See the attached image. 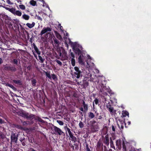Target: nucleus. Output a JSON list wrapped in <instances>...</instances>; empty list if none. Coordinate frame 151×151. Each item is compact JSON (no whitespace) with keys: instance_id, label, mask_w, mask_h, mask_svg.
<instances>
[{"instance_id":"f257e3e1","label":"nucleus","mask_w":151,"mask_h":151,"mask_svg":"<svg viewBox=\"0 0 151 151\" xmlns=\"http://www.w3.org/2000/svg\"><path fill=\"white\" fill-rule=\"evenodd\" d=\"M74 71L73 73L74 76L77 78H79L82 76V71L80 68L75 66L74 68Z\"/></svg>"},{"instance_id":"f03ea898","label":"nucleus","mask_w":151,"mask_h":151,"mask_svg":"<svg viewBox=\"0 0 151 151\" xmlns=\"http://www.w3.org/2000/svg\"><path fill=\"white\" fill-rule=\"evenodd\" d=\"M64 128L65 129L66 131H67L70 137L71 138V140L72 141H73L74 142H75L77 141L76 138L74 136H73V134L70 131V129L67 126H66L64 127Z\"/></svg>"},{"instance_id":"7ed1b4c3","label":"nucleus","mask_w":151,"mask_h":151,"mask_svg":"<svg viewBox=\"0 0 151 151\" xmlns=\"http://www.w3.org/2000/svg\"><path fill=\"white\" fill-rule=\"evenodd\" d=\"M18 136V134L16 132H12V133L11 135V144L12 142H14L15 143H17Z\"/></svg>"},{"instance_id":"20e7f679","label":"nucleus","mask_w":151,"mask_h":151,"mask_svg":"<svg viewBox=\"0 0 151 151\" xmlns=\"http://www.w3.org/2000/svg\"><path fill=\"white\" fill-rule=\"evenodd\" d=\"M53 128L54 131V134L56 135L60 136L63 134L65 135L64 133L59 128L53 126Z\"/></svg>"},{"instance_id":"39448f33","label":"nucleus","mask_w":151,"mask_h":151,"mask_svg":"<svg viewBox=\"0 0 151 151\" xmlns=\"http://www.w3.org/2000/svg\"><path fill=\"white\" fill-rule=\"evenodd\" d=\"M106 107L111 115L114 114L115 115L116 114V110H114V108L109 104V103L106 105Z\"/></svg>"},{"instance_id":"423d86ee","label":"nucleus","mask_w":151,"mask_h":151,"mask_svg":"<svg viewBox=\"0 0 151 151\" xmlns=\"http://www.w3.org/2000/svg\"><path fill=\"white\" fill-rule=\"evenodd\" d=\"M4 69L5 70L10 71L12 72H15L17 70V68L14 66H10L8 65L5 66Z\"/></svg>"},{"instance_id":"0eeeda50","label":"nucleus","mask_w":151,"mask_h":151,"mask_svg":"<svg viewBox=\"0 0 151 151\" xmlns=\"http://www.w3.org/2000/svg\"><path fill=\"white\" fill-rule=\"evenodd\" d=\"M102 86H101V88H100V91L104 93V91H106L107 92L109 93V94H112V92L111 90L109 88H107L106 86H104L103 85V84H102Z\"/></svg>"},{"instance_id":"6e6552de","label":"nucleus","mask_w":151,"mask_h":151,"mask_svg":"<svg viewBox=\"0 0 151 151\" xmlns=\"http://www.w3.org/2000/svg\"><path fill=\"white\" fill-rule=\"evenodd\" d=\"M130 145V143L129 142L124 141V139H123L122 145L123 151H127L128 148V146H129Z\"/></svg>"},{"instance_id":"1a4fd4ad","label":"nucleus","mask_w":151,"mask_h":151,"mask_svg":"<svg viewBox=\"0 0 151 151\" xmlns=\"http://www.w3.org/2000/svg\"><path fill=\"white\" fill-rule=\"evenodd\" d=\"M73 44V49L75 53L76 54H78V55L82 54L81 51L77 47L75 44Z\"/></svg>"},{"instance_id":"9d476101","label":"nucleus","mask_w":151,"mask_h":151,"mask_svg":"<svg viewBox=\"0 0 151 151\" xmlns=\"http://www.w3.org/2000/svg\"><path fill=\"white\" fill-rule=\"evenodd\" d=\"M96 149L98 151H103V144L99 141L97 143Z\"/></svg>"},{"instance_id":"9b49d317","label":"nucleus","mask_w":151,"mask_h":151,"mask_svg":"<svg viewBox=\"0 0 151 151\" xmlns=\"http://www.w3.org/2000/svg\"><path fill=\"white\" fill-rule=\"evenodd\" d=\"M52 30V29L49 27H44L43 28L42 30L41 31L40 33V35L41 36H42L43 34H45V33H46L47 32H50Z\"/></svg>"},{"instance_id":"f8f14e48","label":"nucleus","mask_w":151,"mask_h":151,"mask_svg":"<svg viewBox=\"0 0 151 151\" xmlns=\"http://www.w3.org/2000/svg\"><path fill=\"white\" fill-rule=\"evenodd\" d=\"M99 126L98 124L91 125V131L92 132H96L98 131Z\"/></svg>"},{"instance_id":"ddd939ff","label":"nucleus","mask_w":151,"mask_h":151,"mask_svg":"<svg viewBox=\"0 0 151 151\" xmlns=\"http://www.w3.org/2000/svg\"><path fill=\"white\" fill-rule=\"evenodd\" d=\"M109 139L108 134H106L105 136V137L103 139V142L106 145L108 146L109 143Z\"/></svg>"},{"instance_id":"4468645a","label":"nucleus","mask_w":151,"mask_h":151,"mask_svg":"<svg viewBox=\"0 0 151 151\" xmlns=\"http://www.w3.org/2000/svg\"><path fill=\"white\" fill-rule=\"evenodd\" d=\"M122 141L120 139H117L116 141V145L119 149H121L122 147Z\"/></svg>"},{"instance_id":"2eb2a0df","label":"nucleus","mask_w":151,"mask_h":151,"mask_svg":"<svg viewBox=\"0 0 151 151\" xmlns=\"http://www.w3.org/2000/svg\"><path fill=\"white\" fill-rule=\"evenodd\" d=\"M84 58V56L82 54L80 55L78 58V62L80 64H84L83 61V59Z\"/></svg>"},{"instance_id":"dca6fc26","label":"nucleus","mask_w":151,"mask_h":151,"mask_svg":"<svg viewBox=\"0 0 151 151\" xmlns=\"http://www.w3.org/2000/svg\"><path fill=\"white\" fill-rule=\"evenodd\" d=\"M19 114L20 116L22 117L26 118H27V114H28V113L24 112V111H21L19 112Z\"/></svg>"},{"instance_id":"f3484780","label":"nucleus","mask_w":151,"mask_h":151,"mask_svg":"<svg viewBox=\"0 0 151 151\" xmlns=\"http://www.w3.org/2000/svg\"><path fill=\"white\" fill-rule=\"evenodd\" d=\"M33 48L35 49L36 52L38 55H40L41 54L40 51L37 48V47L36 46V45L34 43H33Z\"/></svg>"},{"instance_id":"a211bd4d","label":"nucleus","mask_w":151,"mask_h":151,"mask_svg":"<svg viewBox=\"0 0 151 151\" xmlns=\"http://www.w3.org/2000/svg\"><path fill=\"white\" fill-rule=\"evenodd\" d=\"M54 32L57 38L60 40H61L62 39V37L61 35L57 31H54Z\"/></svg>"},{"instance_id":"6ab92c4d","label":"nucleus","mask_w":151,"mask_h":151,"mask_svg":"<svg viewBox=\"0 0 151 151\" xmlns=\"http://www.w3.org/2000/svg\"><path fill=\"white\" fill-rule=\"evenodd\" d=\"M35 25V23L33 22L32 24L28 23L26 24V25L29 28H32Z\"/></svg>"},{"instance_id":"aec40b11","label":"nucleus","mask_w":151,"mask_h":151,"mask_svg":"<svg viewBox=\"0 0 151 151\" xmlns=\"http://www.w3.org/2000/svg\"><path fill=\"white\" fill-rule=\"evenodd\" d=\"M22 17L23 19L26 20H28L30 18L29 15L26 14H23Z\"/></svg>"},{"instance_id":"412c9836","label":"nucleus","mask_w":151,"mask_h":151,"mask_svg":"<svg viewBox=\"0 0 151 151\" xmlns=\"http://www.w3.org/2000/svg\"><path fill=\"white\" fill-rule=\"evenodd\" d=\"M34 119L35 120H37L43 123L44 122V120L38 116L35 115V118Z\"/></svg>"},{"instance_id":"4be33fe9","label":"nucleus","mask_w":151,"mask_h":151,"mask_svg":"<svg viewBox=\"0 0 151 151\" xmlns=\"http://www.w3.org/2000/svg\"><path fill=\"white\" fill-rule=\"evenodd\" d=\"M122 115L124 117H126L127 116L129 117V113L127 111H123L122 113Z\"/></svg>"},{"instance_id":"5701e85b","label":"nucleus","mask_w":151,"mask_h":151,"mask_svg":"<svg viewBox=\"0 0 151 151\" xmlns=\"http://www.w3.org/2000/svg\"><path fill=\"white\" fill-rule=\"evenodd\" d=\"M35 118V115L30 114L29 115L27 114V119H32Z\"/></svg>"},{"instance_id":"b1692460","label":"nucleus","mask_w":151,"mask_h":151,"mask_svg":"<svg viewBox=\"0 0 151 151\" xmlns=\"http://www.w3.org/2000/svg\"><path fill=\"white\" fill-rule=\"evenodd\" d=\"M110 144L111 147L115 150V147L113 144V142L111 138H110Z\"/></svg>"},{"instance_id":"393cba45","label":"nucleus","mask_w":151,"mask_h":151,"mask_svg":"<svg viewBox=\"0 0 151 151\" xmlns=\"http://www.w3.org/2000/svg\"><path fill=\"white\" fill-rule=\"evenodd\" d=\"M88 116L90 119H93L95 115L93 113L90 112L88 113Z\"/></svg>"},{"instance_id":"a878e982","label":"nucleus","mask_w":151,"mask_h":151,"mask_svg":"<svg viewBox=\"0 0 151 151\" xmlns=\"http://www.w3.org/2000/svg\"><path fill=\"white\" fill-rule=\"evenodd\" d=\"M22 12L19 10L16 11L14 15H16L18 16H21L22 15Z\"/></svg>"},{"instance_id":"bb28decb","label":"nucleus","mask_w":151,"mask_h":151,"mask_svg":"<svg viewBox=\"0 0 151 151\" xmlns=\"http://www.w3.org/2000/svg\"><path fill=\"white\" fill-rule=\"evenodd\" d=\"M13 82L17 84H18L19 85H21L22 84L21 81L20 80H13Z\"/></svg>"},{"instance_id":"cd10ccee","label":"nucleus","mask_w":151,"mask_h":151,"mask_svg":"<svg viewBox=\"0 0 151 151\" xmlns=\"http://www.w3.org/2000/svg\"><path fill=\"white\" fill-rule=\"evenodd\" d=\"M31 81L32 86H35L37 83V81L35 79H32Z\"/></svg>"},{"instance_id":"c85d7f7f","label":"nucleus","mask_w":151,"mask_h":151,"mask_svg":"<svg viewBox=\"0 0 151 151\" xmlns=\"http://www.w3.org/2000/svg\"><path fill=\"white\" fill-rule=\"evenodd\" d=\"M16 9L13 8H10L9 9V11L11 12L13 14H15V12H16Z\"/></svg>"},{"instance_id":"c756f323","label":"nucleus","mask_w":151,"mask_h":151,"mask_svg":"<svg viewBox=\"0 0 151 151\" xmlns=\"http://www.w3.org/2000/svg\"><path fill=\"white\" fill-rule=\"evenodd\" d=\"M53 40L54 41V43L55 44L57 45H59L60 43L59 41L56 39L55 37L54 38H53Z\"/></svg>"},{"instance_id":"7c9ffc66","label":"nucleus","mask_w":151,"mask_h":151,"mask_svg":"<svg viewBox=\"0 0 151 151\" xmlns=\"http://www.w3.org/2000/svg\"><path fill=\"white\" fill-rule=\"evenodd\" d=\"M30 4L32 5L33 6H35L36 4V1L34 0H32L30 2Z\"/></svg>"},{"instance_id":"2f4dec72","label":"nucleus","mask_w":151,"mask_h":151,"mask_svg":"<svg viewBox=\"0 0 151 151\" xmlns=\"http://www.w3.org/2000/svg\"><path fill=\"white\" fill-rule=\"evenodd\" d=\"M38 58L39 59L41 63H43L45 60V59L43 58L40 55H38Z\"/></svg>"},{"instance_id":"473e14b6","label":"nucleus","mask_w":151,"mask_h":151,"mask_svg":"<svg viewBox=\"0 0 151 151\" xmlns=\"http://www.w3.org/2000/svg\"><path fill=\"white\" fill-rule=\"evenodd\" d=\"M125 124V123L123 122V123H121L120 124H118V126L119 128H121L122 129H123L124 128V125Z\"/></svg>"},{"instance_id":"72a5a7b5","label":"nucleus","mask_w":151,"mask_h":151,"mask_svg":"<svg viewBox=\"0 0 151 151\" xmlns=\"http://www.w3.org/2000/svg\"><path fill=\"white\" fill-rule=\"evenodd\" d=\"M71 63L72 65L73 66H75V59H73V58L71 59Z\"/></svg>"},{"instance_id":"f704fd0d","label":"nucleus","mask_w":151,"mask_h":151,"mask_svg":"<svg viewBox=\"0 0 151 151\" xmlns=\"http://www.w3.org/2000/svg\"><path fill=\"white\" fill-rule=\"evenodd\" d=\"M20 8L22 10H25V6L23 4H20L19 5Z\"/></svg>"},{"instance_id":"c9c22d12","label":"nucleus","mask_w":151,"mask_h":151,"mask_svg":"<svg viewBox=\"0 0 151 151\" xmlns=\"http://www.w3.org/2000/svg\"><path fill=\"white\" fill-rule=\"evenodd\" d=\"M79 127L81 128H83L84 127L83 123L81 121H80V122L79 124Z\"/></svg>"},{"instance_id":"e433bc0d","label":"nucleus","mask_w":151,"mask_h":151,"mask_svg":"<svg viewBox=\"0 0 151 151\" xmlns=\"http://www.w3.org/2000/svg\"><path fill=\"white\" fill-rule=\"evenodd\" d=\"M94 102L95 103V104L96 105H97L99 104V100L97 99H96L94 100L93 102V106H94Z\"/></svg>"},{"instance_id":"4c0bfd02","label":"nucleus","mask_w":151,"mask_h":151,"mask_svg":"<svg viewBox=\"0 0 151 151\" xmlns=\"http://www.w3.org/2000/svg\"><path fill=\"white\" fill-rule=\"evenodd\" d=\"M69 56L71 58H72V59H74L75 55L72 52H70V53L69 54Z\"/></svg>"},{"instance_id":"58836bf2","label":"nucleus","mask_w":151,"mask_h":151,"mask_svg":"<svg viewBox=\"0 0 151 151\" xmlns=\"http://www.w3.org/2000/svg\"><path fill=\"white\" fill-rule=\"evenodd\" d=\"M83 107L85 109L84 111H87V110H88V106L87 104H86L85 105H84L83 106Z\"/></svg>"},{"instance_id":"ea45409f","label":"nucleus","mask_w":151,"mask_h":151,"mask_svg":"<svg viewBox=\"0 0 151 151\" xmlns=\"http://www.w3.org/2000/svg\"><path fill=\"white\" fill-rule=\"evenodd\" d=\"M57 122L60 125H63L64 124L63 122L60 120H57Z\"/></svg>"},{"instance_id":"a19ab883","label":"nucleus","mask_w":151,"mask_h":151,"mask_svg":"<svg viewBox=\"0 0 151 151\" xmlns=\"http://www.w3.org/2000/svg\"><path fill=\"white\" fill-rule=\"evenodd\" d=\"M52 78L54 80H56L57 79V78L56 76L54 74H53L52 75Z\"/></svg>"},{"instance_id":"79ce46f5","label":"nucleus","mask_w":151,"mask_h":151,"mask_svg":"<svg viewBox=\"0 0 151 151\" xmlns=\"http://www.w3.org/2000/svg\"><path fill=\"white\" fill-rule=\"evenodd\" d=\"M12 62L14 64L17 65L18 63V61L16 59H13V60Z\"/></svg>"},{"instance_id":"37998d69","label":"nucleus","mask_w":151,"mask_h":151,"mask_svg":"<svg viewBox=\"0 0 151 151\" xmlns=\"http://www.w3.org/2000/svg\"><path fill=\"white\" fill-rule=\"evenodd\" d=\"M36 17H37V18L38 20H40V21H42V19L40 16L36 15Z\"/></svg>"},{"instance_id":"c03bdc74","label":"nucleus","mask_w":151,"mask_h":151,"mask_svg":"<svg viewBox=\"0 0 151 151\" xmlns=\"http://www.w3.org/2000/svg\"><path fill=\"white\" fill-rule=\"evenodd\" d=\"M7 86L13 89L14 88H15L13 85L9 83H8L7 84Z\"/></svg>"},{"instance_id":"a18cd8bd","label":"nucleus","mask_w":151,"mask_h":151,"mask_svg":"<svg viewBox=\"0 0 151 151\" xmlns=\"http://www.w3.org/2000/svg\"><path fill=\"white\" fill-rule=\"evenodd\" d=\"M45 74L47 77L49 79L51 78L50 75L49 73H47V72H46L45 73Z\"/></svg>"},{"instance_id":"49530a36","label":"nucleus","mask_w":151,"mask_h":151,"mask_svg":"<svg viewBox=\"0 0 151 151\" xmlns=\"http://www.w3.org/2000/svg\"><path fill=\"white\" fill-rule=\"evenodd\" d=\"M24 139H23L22 140H21V142H22V145L23 146H25L26 145V142L25 141H24Z\"/></svg>"},{"instance_id":"de8ad7c7","label":"nucleus","mask_w":151,"mask_h":151,"mask_svg":"<svg viewBox=\"0 0 151 151\" xmlns=\"http://www.w3.org/2000/svg\"><path fill=\"white\" fill-rule=\"evenodd\" d=\"M86 151H91L90 149L89 148L88 145V144L86 145Z\"/></svg>"},{"instance_id":"09e8293b","label":"nucleus","mask_w":151,"mask_h":151,"mask_svg":"<svg viewBox=\"0 0 151 151\" xmlns=\"http://www.w3.org/2000/svg\"><path fill=\"white\" fill-rule=\"evenodd\" d=\"M56 62L60 65H62V62L59 60H56Z\"/></svg>"},{"instance_id":"8fccbe9b","label":"nucleus","mask_w":151,"mask_h":151,"mask_svg":"<svg viewBox=\"0 0 151 151\" xmlns=\"http://www.w3.org/2000/svg\"><path fill=\"white\" fill-rule=\"evenodd\" d=\"M112 129L113 131L114 132H115V128L113 125L112 126Z\"/></svg>"},{"instance_id":"3c124183","label":"nucleus","mask_w":151,"mask_h":151,"mask_svg":"<svg viewBox=\"0 0 151 151\" xmlns=\"http://www.w3.org/2000/svg\"><path fill=\"white\" fill-rule=\"evenodd\" d=\"M4 123V121L1 119L0 118V124H2Z\"/></svg>"},{"instance_id":"603ef678","label":"nucleus","mask_w":151,"mask_h":151,"mask_svg":"<svg viewBox=\"0 0 151 151\" xmlns=\"http://www.w3.org/2000/svg\"><path fill=\"white\" fill-rule=\"evenodd\" d=\"M103 147L104 148V151H108L107 150V147L105 146L104 145L103 146Z\"/></svg>"},{"instance_id":"864d4df0","label":"nucleus","mask_w":151,"mask_h":151,"mask_svg":"<svg viewBox=\"0 0 151 151\" xmlns=\"http://www.w3.org/2000/svg\"><path fill=\"white\" fill-rule=\"evenodd\" d=\"M96 122L95 120H93L91 121V125H94L93 124L96 123Z\"/></svg>"},{"instance_id":"5fc2aeb1","label":"nucleus","mask_w":151,"mask_h":151,"mask_svg":"<svg viewBox=\"0 0 151 151\" xmlns=\"http://www.w3.org/2000/svg\"><path fill=\"white\" fill-rule=\"evenodd\" d=\"M6 2L7 4H11V2L10 0H7L6 1Z\"/></svg>"},{"instance_id":"6e6d98bb","label":"nucleus","mask_w":151,"mask_h":151,"mask_svg":"<svg viewBox=\"0 0 151 151\" xmlns=\"http://www.w3.org/2000/svg\"><path fill=\"white\" fill-rule=\"evenodd\" d=\"M29 150L30 151H37L35 150H34L33 148H30L29 149Z\"/></svg>"},{"instance_id":"4d7b16f0","label":"nucleus","mask_w":151,"mask_h":151,"mask_svg":"<svg viewBox=\"0 0 151 151\" xmlns=\"http://www.w3.org/2000/svg\"><path fill=\"white\" fill-rule=\"evenodd\" d=\"M79 109L82 111H84V110L82 107L80 108Z\"/></svg>"},{"instance_id":"13d9d810","label":"nucleus","mask_w":151,"mask_h":151,"mask_svg":"<svg viewBox=\"0 0 151 151\" xmlns=\"http://www.w3.org/2000/svg\"><path fill=\"white\" fill-rule=\"evenodd\" d=\"M65 45L67 47H68V45L66 42H65Z\"/></svg>"},{"instance_id":"bf43d9fd","label":"nucleus","mask_w":151,"mask_h":151,"mask_svg":"<svg viewBox=\"0 0 151 151\" xmlns=\"http://www.w3.org/2000/svg\"><path fill=\"white\" fill-rule=\"evenodd\" d=\"M33 54L34 57L37 58V55L34 52L33 53Z\"/></svg>"},{"instance_id":"052dcab7","label":"nucleus","mask_w":151,"mask_h":151,"mask_svg":"<svg viewBox=\"0 0 151 151\" xmlns=\"http://www.w3.org/2000/svg\"><path fill=\"white\" fill-rule=\"evenodd\" d=\"M86 104H85V101H83V106L86 105Z\"/></svg>"},{"instance_id":"680f3d73","label":"nucleus","mask_w":151,"mask_h":151,"mask_svg":"<svg viewBox=\"0 0 151 151\" xmlns=\"http://www.w3.org/2000/svg\"><path fill=\"white\" fill-rule=\"evenodd\" d=\"M3 63L2 60L1 58H0V64H1Z\"/></svg>"},{"instance_id":"e2e57ef3","label":"nucleus","mask_w":151,"mask_h":151,"mask_svg":"<svg viewBox=\"0 0 151 151\" xmlns=\"http://www.w3.org/2000/svg\"><path fill=\"white\" fill-rule=\"evenodd\" d=\"M115 139H116L115 137L114 136H112V139H112L114 140Z\"/></svg>"},{"instance_id":"0e129e2a","label":"nucleus","mask_w":151,"mask_h":151,"mask_svg":"<svg viewBox=\"0 0 151 151\" xmlns=\"http://www.w3.org/2000/svg\"><path fill=\"white\" fill-rule=\"evenodd\" d=\"M102 116L100 115V116H99V117L98 118V119H102Z\"/></svg>"},{"instance_id":"69168bd1","label":"nucleus","mask_w":151,"mask_h":151,"mask_svg":"<svg viewBox=\"0 0 151 151\" xmlns=\"http://www.w3.org/2000/svg\"><path fill=\"white\" fill-rule=\"evenodd\" d=\"M88 83L87 82L86 83H85L84 84V86H88Z\"/></svg>"},{"instance_id":"338daca9","label":"nucleus","mask_w":151,"mask_h":151,"mask_svg":"<svg viewBox=\"0 0 151 151\" xmlns=\"http://www.w3.org/2000/svg\"><path fill=\"white\" fill-rule=\"evenodd\" d=\"M127 123L129 125H130L131 124V122H128Z\"/></svg>"},{"instance_id":"774afa93","label":"nucleus","mask_w":151,"mask_h":151,"mask_svg":"<svg viewBox=\"0 0 151 151\" xmlns=\"http://www.w3.org/2000/svg\"><path fill=\"white\" fill-rule=\"evenodd\" d=\"M27 69L28 70H30V67H29L28 66V67H27Z\"/></svg>"}]
</instances>
